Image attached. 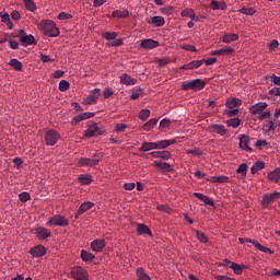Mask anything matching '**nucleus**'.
I'll return each mask as SVG.
<instances>
[{"label":"nucleus","mask_w":280,"mask_h":280,"mask_svg":"<svg viewBox=\"0 0 280 280\" xmlns=\"http://www.w3.org/2000/svg\"><path fill=\"white\" fill-rule=\"evenodd\" d=\"M9 67H12L15 71H23V63L19 59H11L9 61Z\"/></svg>","instance_id":"c9c22d12"},{"label":"nucleus","mask_w":280,"mask_h":280,"mask_svg":"<svg viewBox=\"0 0 280 280\" xmlns=\"http://www.w3.org/2000/svg\"><path fill=\"white\" fill-rule=\"evenodd\" d=\"M209 132H212L214 135H219V137H224L225 135H229V129L224 125H209L208 127Z\"/></svg>","instance_id":"6e6552de"},{"label":"nucleus","mask_w":280,"mask_h":280,"mask_svg":"<svg viewBox=\"0 0 280 280\" xmlns=\"http://www.w3.org/2000/svg\"><path fill=\"white\" fill-rule=\"evenodd\" d=\"M140 47L142 49H156V47H159V40H154L152 38L142 39L140 43Z\"/></svg>","instance_id":"dca6fc26"},{"label":"nucleus","mask_w":280,"mask_h":280,"mask_svg":"<svg viewBox=\"0 0 280 280\" xmlns=\"http://www.w3.org/2000/svg\"><path fill=\"white\" fill-rule=\"evenodd\" d=\"M242 120H240V118L235 117V118H231L226 121L228 126L230 128H240V124Z\"/></svg>","instance_id":"a18cd8bd"},{"label":"nucleus","mask_w":280,"mask_h":280,"mask_svg":"<svg viewBox=\"0 0 280 280\" xmlns=\"http://www.w3.org/2000/svg\"><path fill=\"white\" fill-rule=\"evenodd\" d=\"M93 207H94V203L91 202V201H85V202H83V203L79 207V209H78V211H77V213H75V215H74L75 220H78V218H80V215L86 213V211H89V209H93Z\"/></svg>","instance_id":"2eb2a0df"},{"label":"nucleus","mask_w":280,"mask_h":280,"mask_svg":"<svg viewBox=\"0 0 280 280\" xmlns=\"http://www.w3.org/2000/svg\"><path fill=\"white\" fill-rule=\"evenodd\" d=\"M30 198H32V196H30V192H27V191H23L19 195L20 202H27V200H30Z\"/></svg>","instance_id":"8fccbe9b"},{"label":"nucleus","mask_w":280,"mask_h":280,"mask_svg":"<svg viewBox=\"0 0 280 280\" xmlns=\"http://www.w3.org/2000/svg\"><path fill=\"white\" fill-rule=\"evenodd\" d=\"M231 270H233L234 275H242L244 272V267H241L237 262H230Z\"/></svg>","instance_id":"79ce46f5"},{"label":"nucleus","mask_w":280,"mask_h":280,"mask_svg":"<svg viewBox=\"0 0 280 280\" xmlns=\"http://www.w3.org/2000/svg\"><path fill=\"white\" fill-rule=\"evenodd\" d=\"M224 114L228 115L229 117H237L240 115V109H225Z\"/></svg>","instance_id":"3c124183"},{"label":"nucleus","mask_w":280,"mask_h":280,"mask_svg":"<svg viewBox=\"0 0 280 280\" xmlns=\"http://www.w3.org/2000/svg\"><path fill=\"white\" fill-rule=\"evenodd\" d=\"M81 259L83 261H93V259H95V255L83 249L81 250Z\"/></svg>","instance_id":"a19ab883"},{"label":"nucleus","mask_w":280,"mask_h":280,"mask_svg":"<svg viewBox=\"0 0 280 280\" xmlns=\"http://www.w3.org/2000/svg\"><path fill=\"white\" fill-rule=\"evenodd\" d=\"M69 86H71V84L67 80H61L59 82V91H61L62 93H65V91H69Z\"/></svg>","instance_id":"09e8293b"},{"label":"nucleus","mask_w":280,"mask_h":280,"mask_svg":"<svg viewBox=\"0 0 280 280\" xmlns=\"http://www.w3.org/2000/svg\"><path fill=\"white\" fill-rule=\"evenodd\" d=\"M203 61L202 60H194L189 63H186L182 67V69L188 70V69H199V67H202Z\"/></svg>","instance_id":"7c9ffc66"},{"label":"nucleus","mask_w":280,"mask_h":280,"mask_svg":"<svg viewBox=\"0 0 280 280\" xmlns=\"http://www.w3.org/2000/svg\"><path fill=\"white\" fill-rule=\"evenodd\" d=\"M266 167V163L264 161H257L250 167V174L255 175L257 172H261Z\"/></svg>","instance_id":"c85d7f7f"},{"label":"nucleus","mask_w":280,"mask_h":280,"mask_svg":"<svg viewBox=\"0 0 280 280\" xmlns=\"http://www.w3.org/2000/svg\"><path fill=\"white\" fill-rule=\"evenodd\" d=\"M247 172H248V164L246 163L240 164L236 170V174H241L244 177H246Z\"/></svg>","instance_id":"37998d69"},{"label":"nucleus","mask_w":280,"mask_h":280,"mask_svg":"<svg viewBox=\"0 0 280 280\" xmlns=\"http://www.w3.org/2000/svg\"><path fill=\"white\" fill-rule=\"evenodd\" d=\"M156 124H159V120L156 118H152L149 121H147L142 128L143 130H145V132H150V130H152L154 128V126H156Z\"/></svg>","instance_id":"f704fd0d"},{"label":"nucleus","mask_w":280,"mask_h":280,"mask_svg":"<svg viewBox=\"0 0 280 280\" xmlns=\"http://www.w3.org/2000/svg\"><path fill=\"white\" fill-rule=\"evenodd\" d=\"M225 106H226V108H230V109L237 108V106H242V100L228 98Z\"/></svg>","instance_id":"c756f323"},{"label":"nucleus","mask_w":280,"mask_h":280,"mask_svg":"<svg viewBox=\"0 0 280 280\" xmlns=\"http://www.w3.org/2000/svg\"><path fill=\"white\" fill-rule=\"evenodd\" d=\"M268 180H270L271 183H279L280 180V168L277 167L276 170H273L272 172H270L267 176Z\"/></svg>","instance_id":"bb28decb"},{"label":"nucleus","mask_w":280,"mask_h":280,"mask_svg":"<svg viewBox=\"0 0 280 280\" xmlns=\"http://www.w3.org/2000/svg\"><path fill=\"white\" fill-rule=\"evenodd\" d=\"M240 39V35L238 34H226L223 36L222 38V43H234L235 40Z\"/></svg>","instance_id":"e433bc0d"},{"label":"nucleus","mask_w":280,"mask_h":280,"mask_svg":"<svg viewBox=\"0 0 280 280\" xmlns=\"http://www.w3.org/2000/svg\"><path fill=\"white\" fill-rule=\"evenodd\" d=\"M271 82L276 85V86H280V77L272 74L271 75Z\"/></svg>","instance_id":"338daca9"},{"label":"nucleus","mask_w":280,"mask_h":280,"mask_svg":"<svg viewBox=\"0 0 280 280\" xmlns=\"http://www.w3.org/2000/svg\"><path fill=\"white\" fill-rule=\"evenodd\" d=\"M270 95H276L278 97H280V88H273L269 91Z\"/></svg>","instance_id":"774afa93"},{"label":"nucleus","mask_w":280,"mask_h":280,"mask_svg":"<svg viewBox=\"0 0 280 280\" xmlns=\"http://www.w3.org/2000/svg\"><path fill=\"white\" fill-rule=\"evenodd\" d=\"M137 231L139 233V235H150V237H152V231L150 230V228L143 223H138V228Z\"/></svg>","instance_id":"a878e982"},{"label":"nucleus","mask_w":280,"mask_h":280,"mask_svg":"<svg viewBox=\"0 0 280 280\" xmlns=\"http://www.w3.org/2000/svg\"><path fill=\"white\" fill-rule=\"evenodd\" d=\"M277 47H279V40L277 39L271 40V43L269 44V50L275 51Z\"/></svg>","instance_id":"0e129e2a"},{"label":"nucleus","mask_w":280,"mask_h":280,"mask_svg":"<svg viewBox=\"0 0 280 280\" xmlns=\"http://www.w3.org/2000/svg\"><path fill=\"white\" fill-rule=\"evenodd\" d=\"M172 126V120L171 119H162L160 121V128H170Z\"/></svg>","instance_id":"864d4df0"},{"label":"nucleus","mask_w":280,"mask_h":280,"mask_svg":"<svg viewBox=\"0 0 280 280\" xmlns=\"http://www.w3.org/2000/svg\"><path fill=\"white\" fill-rule=\"evenodd\" d=\"M170 156H172L170 151H160V159H163V161H168Z\"/></svg>","instance_id":"4d7b16f0"},{"label":"nucleus","mask_w":280,"mask_h":280,"mask_svg":"<svg viewBox=\"0 0 280 280\" xmlns=\"http://www.w3.org/2000/svg\"><path fill=\"white\" fill-rule=\"evenodd\" d=\"M194 233H195L198 242H200L201 244H208L209 243V237H207L203 232L198 231V230H194Z\"/></svg>","instance_id":"2f4dec72"},{"label":"nucleus","mask_w":280,"mask_h":280,"mask_svg":"<svg viewBox=\"0 0 280 280\" xmlns=\"http://www.w3.org/2000/svg\"><path fill=\"white\" fill-rule=\"evenodd\" d=\"M79 167H94L97 165V160H93L91 158H81L78 160Z\"/></svg>","instance_id":"f3484780"},{"label":"nucleus","mask_w":280,"mask_h":280,"mask_svg":"<svg viewBox=\"0 0 280 280\" xmlns=\"http://www.w3.org/2000/svg\"><path fill=\"white\" fill-rule=\"evenodd\" d=\"M267 108H268V103L260 102L253 105L249 108V113L250 115H258V119H260V121H264V119H270V112H264Z\"/></svg>","instance_id":"f257e3e1"},{"label":"nucleus","mask_w":280,"mask_h":280,"mask_svg":"<svg viewBox=\"0 0 280 280\" xmlns=\"http://www.w3.org/2000/svg\"><path fill=\"white\" fill-rule=\"evenodd\" d=\"M11 36L13 38H20L23 47L36 45V38H34V35H27V33H25L23 30H19L16 33H12Z\"/></svg>","instance_id":"7ed1b4c3"},{"label":"nucleus","mask_w":280,"mask_h":280,"mask_svg":"<svg viewBox=\"0 0 280 280\" xmlns=\"http://www.w3.org/2000/svg\"><path fill=\"white\" fill-rule=\"evenodd\" d=\"M81 121H84V118L82 117V114L77 115L72 118V125H74V126L80 124Z\"/></svg>","instance_id":"e2e57ef3"},{"label":"nucleus","mask_w":280,"mask_h":280,"mask_svg":"<svg viewBox=\"0 0 280 280\" xmlns=\"http://www.w3.org/2000/svg\"><path fill=\"white\" fill-rule=\"evenodd\" d=\"M23 2L26 10H30V12H34V10H36V3H34L33 0H23Z\"/></svg>","instance_id":"de8ad7c7"},{"label":"nucleus","mask_w":280,"mask_h":280,"mask_svg":"<svg viewBox=\"0 0 280 280\" xmlns=\"http://www.w3.org/2000/svg\"><path fill=\"white\" fill-rule=\"evenodd\" d=\"M162 14H166V16H172V14H174V8L173 7L163 8Z\"/></svg>","instance_id":"052dcab7"},{"label":"nucleus","mask_w":280,"mask_h":280,"mask_svg":"<svg viewBox=\"0 0 280 280\" xmlns=\"http://www.w3.org/2000/svg\"><path fill=\"white\" fill-rule=\"evenodd\" d=\"M35 235L39 240H47V237H51V232L45 228H37L35 230Z\"/></svg>","instance_id":"6ab92c4d"},{"label":"nucleus","mask_w":280,"mask_h":280,"mask_svg":"<svg viewBox=\"0 0 280 280\" xmlns=\"http://www.w3.org/2000/svg\"><path fill=\"white\" fill-rule=\"evenodd\" d=\"M78 182H79L81 185H89L90 183H93V178L91 177L90 174H81V175L78 177Z\"/></svg>","instance_id":"72a5a7b5"},{"label":"nucleus","mask_w":280,"mask_h":280,"mask_svg":"<svg viewBox=\"0 0 280 280\" xmlns=\"http://www.w3.org/2000/svg\"><path fill=\"white\" fill-rule=\"evenodd\" d=\"M31 255L33 257H36V258H40V257H45V254H46V250H45V246L43 245H37L35 247H33L31 250H30Z\"/></svg>","instance_id":"aec40b11"},{"label":"nucleus","mask_w":280,"mask_h":280,"mask_svg":"<svg viewBox=\"0 0 280 280\" xmlns=\"http://www.w3.org/2000/svg\"><path fill=\"white\" fill-rule=\"evenodd\" d=\"M0 19L2 20V23H5L8 25L9 30H12V20H10V14L0 12Z\"/></svg>","instance_id":"ea45409f"},{"label":"nucleus","mask_w":280,"mask_h":280,"mask_svg":"<svg viewBox=\"0 0 280 280\" xmlns=\"http://www.w3.org/2000/svg\"><path fill=\"white\" fill-rule=\"evenodd\" d=\"M100 95H102V90H100L97 88L92 90L91 95H89L83 101V104H85V106H91L93 104H97V100H98Z\"/></svg>","instance_id":"1a4fd4ad"},{"label":"nucleus","mask_w":280,"mask_h":280,"mask_svg":"<svg viewBox=\"0 0 280 280\" xmlns=\"http://www.w3.org/2000/svg\"><path fill=\"white\" fill-rule=\"evenodd\" d=\"M149 25H153V27H163L165 25V18L155 15L148 20Z\"/></svg>","instance_id":"a211bd4d"},{"label":"nucleus","mask_w":280,"mask_h":280,"mask_svg":"<svg viewBox=\"0 0 280 280\" xmlns=\"http://www.w3.org/2000/svg\"><path fill=\"white\" fill-rule=\"evenodd\" d=\"M180 15H182V16H187V18L194 16V9H189V8L184 9V10L182 11Z\"/></svg>","instance_id":"13d9d810"},{"label":"nucleus","mask_w":280,"mask_h":280,"mask_svg":"<svg viewBox=\"0 0 280 280\" xmlns=\"http://www.w3.org/2000/svg\"><path fill=\"white\" fill-rule=\"evenodd\" d=\"M212 10H226V3L212 0L210 3Z\"/></svg>","instance_id":"58836bf2"},{"label":"nucleus","mask_w":280,"mask_h":280,"mask_svg":"<svg viewBox=\"0 0 280 280\" xmlns=\"http://www.w3.org/2000/svg\"><path fill=\"white\" fill-rule=\"evenodd\" d=\"M97 135H102V131L100 130V127H97V124L92 122L88 125L85 137L93 138V137H97Z\"/></svg>","instance_id":"ddd939ff"},{"label":"nucleus","mask_w":280,"mask_h":280,"mask_svg":"<svg viewBox=\"0 0 280 280\" xmlns=\"http://www.w3.org/2000/svg\"><path fill=\"white\" fill-rule=\"evenodd\" d=\"M46 145H56L58 143V139H60V133L54 129L46 131L45 136Z\"/></svg>","instance_id":"0eeeda50"},{"label":"nucleus","mask_w":280,"mask_h":280,"mask_svg":"<svg viewBox=\"0 0 280 280\" xmlns=\"http://www.w3.org/2000/svg\"><path fill=\"white\" fill-rule=\"evenodd\" d=\"M115 92H113V90H110V88H105L103 91V97L105 100H108V97H110V95H114Z\"/></svg>","instance_id":"bf43d9fd"},{"label":"nucleus","mask_w":280,"mask_h":280,"mask_svg":"<svg viewBox=\"0 0 280 280\" xmlns=\"http://www.w3.org/2000/svg\"><path fill=\"white\" fill-rule=\"evenodd\" d=\"M129 12L128 10H122V11H119V10H116V11H113L112 13V16L114 19H126L127 16H129Z\"/></svg>","instance_id":"4c0bfd02"},{"label":"nucleus","mask_w":280,"mask_h":280,"mask_svg":"<svg viewBox=\"0 0 280 280\" xmlns=\"http://www.w3.org/2000/svg\"><path fill=\"white\" fill-rule=\"evenodd\" d=\"M102 36L105 40H113L107 43V47H121V45H124V39H115L117 38V33L115 32H105Z\"/></svg>","instance_id":"39448f33"},{"label":"nucleus","mask_w":280,"mask_h":280,"mask_svg":"<svg viewBox=\"0 0 280 280\" xmlns=\"http://www.w3.org/2000/svg\"><path fill=\"white\" fill-rule=\"evenodd\" d=\"M39 58H40L42 62H54V59H51V57L44 55V54H40Z\"/></svg>","instance_id":"69168bd1"},{"label":"nucleus","mask_w":280,"mask_h":280,"mask_svg":"<svg viewBox=\"0 0 280 280\" xmlns=\"http://www.w3.org/2000/svg\"><path fill=\"white\" fill-rule=\"evenodd\" d=\"M154 167H158L159 170H161L162 172H172V165L167 162H159L155 161L154 162Z\"/></svg>","instance_id":"cd10ccee"},{"label":"nucleus","mask_w":280,"mask_h":280,"mask_svg":"<svg viewBox=\"0 0 280 280\" xmlns=\"http://www.w3.org/2000/svg\"><path fill=\"white\" fill-rule=\"evenodd\" d=\"M213 183H226L229 177L226 176H214L212 177Z\"/></svg>","instance_id":"6e6d98bb"},{"label":"nucleus","mask_w":280,"mask_h":280,"mask_svg":"<svg viewBox=\"0 0 280 280\" xmlns=\"http://www.w3.org/2000/svg\"><path fill=\"white\" fill-rule=\"evenodd\" d=\"M205 86H207V82H205L202 79H195L182 83L183 91H188V89L191 91H202Z\"/></svg>","instance_id":"20e7f679"},{"label":"nucleus","mask_w":280,"mask_h":280,"mask_svg":"<svg viewBox=\"0 0 280 280\" xmlns=\"http://www.w3.org/2000/svg\"><path fill=\"white\" fill-rule=\"evenodd\" d=\"M176 144V140H161L156 142L158 150H165V148H170V145Z\"/></svg>","instance_id":"393cba45"},{"label":"nucleus","mask_w":280,"mask_h":280,"mask_svg":"<svg viewBox=\"0 0 280 280\" xmlns=\"http://www.w3.org/2000/svg\"><path fill=\"white\" fill-rule=\"evenodd\" d=\"M240 148L245 150V152H253V148H250V138L246 135H242L240 138Z\"/></svg>","instance_id":"4468645a"},{"label":"nucleus","mask_w":280,"mask_h":280,"mask_svg":"<svg viewBox=\"0 0 280 280\" xmlns=\"http://www.w3.org/2000/svg\"><path fill=\"white\" fill-rule=\"evenodd\" d=\"M40 27L44 31L45 36L56 38L60 35V28L56 26V23L51 20H44L40 22Z\"/></svg>","instance_id":"f03ea898"},{"label":"nucleus","mask_w":280,"mask_h":280,"mask_svg":"<svg viewBox=\"0 0 280 280\" xmlns=\"http://www.w3.org/2000/svg\"><path fill=\"white\" fill-rule=\"evenodd\" d=\"M138 117L141 119V121H148V118L150 117V109H142Z\"/></svg>","instance_id":"49530a36"},{"label":"nucleus","mask_w":280,"mask_h":280,"mask_svg":"<svg viewBox=\"0 0 280 280\" xmlns=\"http://www.w3.org/2000/svg\"><path fill=\"white\" fill-rule=\"evenodd\" d=\"M143 95L141 88H135L131 92L130 100H139V96Z\"/></svg>","instance_id":"c03bdc74"},{"label":"nucleus","mask_w":280,"mask_h":280,"mask_svg":"<svg viewBox=\"0 0 280 280\" xmlns=\"http://www.w3.org/2000/svg\"><path fill=\"white\" fill-rule=\"evenodd\" d=\"M47 224L50 226H67L69 224V219L65 215L56 214L48 220Z\"/></svg>","instance_id":"423d86ee"},{"label":"nucleus","mask_w":280,"mask_h":280,"mask_svg":"<svg viewBox=\"0 0 280 280\" xmlns=\"http://www.w3.org/2000/svg\"><path fill=\"white\" fill-rule=\"evenodd\" d=\"M120 82H121V84H125L126 86H135V84H137V79H132V77L125 73V74L120 75Z\"/></svg>","instance_id":"5701e85b"},{"label":"nucleus","mask_w":280,"mask_h":280,"mask_svg":"<svg viewBox=\"0 0 280 280\" xmlns=\"http://www.w3.org/2000/svg\"><path fill=\"white\" fill-rule=\"evenodd\" d=\"M59 21H69V19H73V16L69 13L61 12L58 14Z\"/></svg>","instance_id":"5fc2aeb1"},{"label":"nucleus","mask_w":280,"mask_h":280,"mask_svg":"<svg viewBox=\"0 0 280 280\" xmlns=\"http://www.w3.org/2000/svg\"><path fill=\"white\" fill-rule=\"evenodd\" d=\"M194 196L195 198H198V200H201V202H205V205H208L209 207H215V202L208 196L200 192H194Z\"/></svg>","instance_id":"4be33fe9"},{"label":"nucleus","mask_w":280,"mask_h":280,"mask_svg":"<svg viewBox=\"0 0 280 280\" xmlns=\"http://www.w3.org/2000/svg\"><path fill=\"white\" fill-rule=\"evenodd\" d=\"M136 275L138 280H152V278H150V276L145 272V269L143 268H138L136 270Z\"/></svg>","instance_id":"473e14b6"},{"label":"nucleus","mask_w":280,"mask_h":280,"mask_svg":"<svg viewBox=\"0 0 280 280\" xmlns=\"http://www.w3.org/2000/svg\"><path fill=\"white\" fill-rule=\"evenodd\" d=\"M150 150H159L156 142H143L139 149L140 152H150Z\"/></svg>","instance_id":"b1692460"},{"label":"nucleus","mask_w":280,"mask_h":280,"mask_svg":"<svg viewBox=\"0 0 280 280\" xmlns=\"http://www.w3.org/2000/svg\"><path fill=\"white\" fill-rule=\"evenodd\" d=\"M71 276L75 280H89V271L82 267H75L71 271Z\"/></svg>","instance_id":"9d476101"},{"label":"nucleus","mask_w":280,"mask_h":280,"mask_svg":"<svg viewBox=\"0 0 280 280\" xmlns=\"http://www.w3.org/2000/svg\"><path fill=\"white\" fill-rule=\"evenodd\" d=\"M8 43H9V46H10L11 49H19V42H16L12 38H9Z\"/></svg>","instance_id":"680f3d73"},{"label":"nucleus","mask_w":280,"mask_h":280,"mask_svg":"<svg viewBox=\"0 0 280 280\" xmlns=\"http://www.w3.org/2000/svg\"><path fill=\"white\" fill-rule=\"evenodd\" d=\"M240 12H241V14H246L247 16H253V14H255V12H257V11L253 8H249V9L243 8L240 10Z\"/></svg>","instance_id":"603ef678"},{"label":"nucleus","mask_w":280,"mask_h":280,"mask_svg":"<svg viewBox=\"0 0 280 280\" xmlns=\"http://www.w3.org/2000/svg\"><path fill=\"white\" fill-rule=\"evenodd\" d=\"M91 248L94 253H102L106 248V240L98 238L91 243Z\"/></svg>","instance_id":"f8f14e48"},{"label":"nucleus","mask_w":280,"mask_h":280,"mask_svg":"<svg viewBox=\"0 0 280 280\" xmlns=\"http://www.w3.org/2000/svg\"><path fill=\"white\" fill-rule=\"evenodd\" d=\"M235 54V49H233L232 47H225V48H221L219 50H213L211 52V56H231Z\"/></svg>","instance_id":"412c9836"},{"label":"nucleus","mask_w":280,"mask_h":280,"mask_svg":"<svg viewBox=\"0 0 280 280\" xmlns=\"http://www.w3.org/2000/svg\"><path fill=\"white\" fill-rule=\"evenodd\" d=\"M280 198V192L275 191L273 194H266L262 196L261 205L262 207H270L275 200H279Z\"/></svg>","instance_id":"9b49d317"}]
</instances>
